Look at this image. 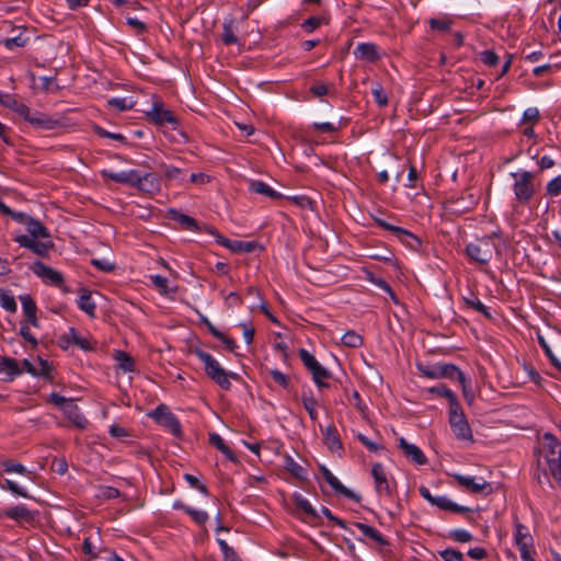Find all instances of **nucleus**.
I'll use <instances>...</instances> for the list:
<instances>
[{
  "label": "nucleus",
  "instance_id": "c03bdc74",
  "mask_svg": "<svg viewBox=\"0 0 561 561\" xmlns=\"http://www.w3.org/2000/svg\"><path fill=\"white\" fill-rule=\"evenodd\" d=\"M93 131L102 138H110V139L119 141L125 145L127 144V139L123 134L107 131L106 129H104L103 127H101L99 125L93 126Z\"/></svg>",
  "mask_w": 561,
  "mask_h": 561
},
{
  "label": "nucleus",
  "instance_id": "a19ab883",
  "mask_svg": "<svg viewBox=\"0 0 561 561\" xmlns=\"http://www.w3.org/2000/svg\"><path fill=\"white\" fill-rule=\"evenodd\" d=\"M220 551L224 556L225 561H242L238 553L234 551L232 547H230L226 540L217 539Z\"/></svg>",
  "mask_w": 561,
  "mask_h": 561
},
{
  "label": "nucleus",
  "instance_id": "393cba45",
  "mask_svg": "<svg viewBox=\"0 0 561 561\" xmlns=\"http://www.w3.org/2000/svg\"><path fill=\"white\" fill-rule=\"evenodd\" d=\"M432 505L453 513H466L471 511L469 507L454 503L451 500L444 495L435 496Z\"/></svg>",
  "mask_w": 561,
  "mask_h": 561
},
{
  "label": "nucleus",
  "instance_id": "ea45409f",
  "mask_svg": "<svg viewBox=\"0 0 561 561\" xmlns=\"http://www.w3.org/2000/svg\"><path fill=\"white\" fill-rule=\"evenodd\" d=\"M221 39L225 45H233L238 43L232 21L224 23Z\"/></svg>",
  "mask_w": 561,
  "mask_h": 561
},
{
  "label": "nucleus",
  "instance_id": "cd10ccee",
  "mask_svg": "<svg viewBox=\"0 0 561 561\" xmlns=\"http://www.w3.org/2000/svg\"><path fill=\"white\" fill-rule=\"evenodd\" d=\"M249 188L253 193L267 196V197H270L272 199H278V198L282 197L280 193H278L275 190H273L270 185H267L263 181H251Z\"/></svg>",
  "mask_w": 561,
  "mask_h": 561
},
{
  "label": "nucleus",
  "instance_id": "0e129e2a",
  "mask_svg": "<svg viewBox=\"0 0 561 561\" xmlns=\"http://www.w3.org/2000/svg\"><path fill=\"white\" fill-rule=\"evenodd\" d=\"M164 422H165V425L170 428V431L172 432L173 435L180 436V434H181V423L176 419L175 415H173L172 413L168 414V417L164 420Z\"/></svg>",
  "mask_w": 561,
  "mask_h": 561
},
{
  "label": "nucleus",
  "instance_id": "a878e982",
  "mask_svg": "<svg viewBox=\"0 0 561 561\" xmlns=\"http://www.w3.org/2000/svg\"><path fill=\"white\" fill-rule=\"evenodd\" d=\"M4 515L13 520L32 522L34 514L24 505H16L5 510Z\"/></svg>",
  "mask_w": 561,
  "mask_h": 561
},
{
  "label": "nucleus",
  "instance_id": "b1692460",
  "mask_svg": "<svg viewBox=\"0 0 561 561\" xmlns=\"http://www.w3.org/2000/svg\"><path fill=\"white\" fill-rule=\"evenodd\" d=\"M170 218L179 222V225L185 230L198 231V224L191 216L182 214L176 209H170Z\"/></svg>",
  "mask_w": 561,
  "mask_h": 561
},
{
  "label": "nucleus",
  "instance_id": "864d4df0",
  "mask_svg": "<svg viewBox=\"0 0 561 561\" xmlns=\"http://www.w3.org/2000/svg\"><path fill=\"white\" fill-rule=\"evenodd\" d=\"M540 118L539 110L537 107H528L524 111L522 124H536Z\"/></svg>",
  "mask_w": 561,
  "mask_h": 561
},
{
  "label": "nucleus",
  "instance_id": "5fc2aeb1",
  "mask_svg": "<svg viewBox=\"0 0 561 561\" xmlns=\"http://www.w3.org/2000/svg\"><path fill=\"white\" fill-rule=\"evenodd\" d=\"M185 513L198 525H204L208 520V514L205 511L196 508H185Z\"/></svg>",
  "mask_w": 561,
  "mask_h": 561
},
{
  "label": "nucleus",
  "instance_id": "79ce46f5",
  "mask_svg": "<svg viewBox=\"0 0 561 561\" xmlns=\"http://www.w3.org/2000/svg\"><path fill=\"white\" fill-rule=\"evenodd\" d=\"M463 302L467 307L472 308L476 311L482 313L485 318H492L489 308L485 307L477 297L472 296L470 298H463Z\"/></svg>",
  "mask_w": 561,
  "mask_h": 561
},
{
  "label": "nucleus",
  "instance_id": "f3484780",
  "mask_svg": "<svg viewBox=\"0 0 561 561\" xmlns=\"http://www.w3.org/2000/svg\"><path fill=\"white\" fill-rule=\"evenodd\" d=\"M137 170H128V171H122V172H113L110 170H102L101 175L103 179L112 180L119 184H127L134 187Z\"/></svg>",
  "mask_w": 561,
  "mask_h": 561
},
{
  "label": "nucleus",
  "instance_id": "6e6552de",
  "mask_svg": "<svg viewBox=\"0 0 561 561\" xmlns=\"http://www.w3.org/2000/svg\"><path fill=\"white\" fill-rule=\"evenodd\" d=\"M31 270L37 277L42 278L45 283L62 288V290L67 291V289L64 287V276L60 272L51 268L50 266L45 265L41 261H35L31 266Z\"/></svg>",
  "mask_w": 561,
  "mask_h": 561
},
{
  "label": "nucleus",
  "instance_id": "69168bd1",
  "mask_svg": "<svg viewBox=\"0 0 561 561\" xmlns=\"http://www.w3.org/2000/svg\"><path fill=\"white\" fill-rule=\"evenodd\" d=\"M323 20L319 16H310L309 19L305 20L301 24V27L308 32L311 33L314 30H317L321 24Z\"/></svg>",
  "mask_w": 561,
  "mask_h": 561
},
{
  "label": "nucleus",
  "instance_id": "f257e3e1",
  "mask_svg": "<svg viewBox=\"0 0 561 561\" xmlns=\"http://www.w3.org/2000/svg\"><path fill=\"white\" fill-rule=\"evenodd\" d=\"M534 456V480L542 490L554 489L561 476V440L551 433H545L538 439Z\"/></svg>",
  "mask_w": 561,
  "mask_h": 561
},
{
  "label": "nucleus",
  "instance_id": "680f3d73",
  "mask_svg": "<svg viewBox=\"0 0 561 561\" xmlns=\"http://www.w3.org/2000/svg\"><path fill=\"white\" fill-rule=\"evenodd\" d=\"M28 325H31L27 321L21 323V327H20V335L25 340L27 341L28 343H31L33 345V347H36L37 346V340L36 337L31 333L30 331V328Z\"/></svg>",
  "mask_w": 561,
  "mask_h": 561
},
{
  "label": "nucleus",
  "instance_id": "4468645a",
  "mask_svg": "<svg viewBox=\"0 0 561 561\" xmlns=\"http://www.w3.org/2000/svg\"><path fill=\"white\" fill-rule=\"evenodd\" d=\"M64 414L66 417L79 430L87 428L89 422L85 416L81 413L79 407L75 402L72 398H69V401L66 407H64Z\"/></svg>",
  "mask_w": 561,
  "mask_h": 561
},
{
  "label": "nucleus",
  "instance_id": "49530a36",
  "mask_svg": "<svg viewBox=\"0 0 561 561\" xmlns=\"http://www.w3.org/2000/svg\"><path fill=\"white\" fill-rule=\"evenodd\" d=\"M515 528H516L515 542L517 546H520V543L533 542L531 536L529 535V533L527 531V528L523 524L517 523L515 525Z\"/></svg>",
  "mask_w": 561,
  "mask_h": 561
},
{
  "label": "nucleus",
  "instance_id": "1a4fd4ad",
  "mask_svg": "<svg viewBox=\"0 0 561 561\" xmlns=\"http://www.w3.org/2000/svg\"><path fill=\"white\" fill-rule=\"evenodd\" d=\"M13 240L38 256L46 257L49 251L54 249V242L50 239L39 241V239L33 240V238H28L26 234H19Z\"/></svg>",
  "mask_w": 561,
  "mask_h": 561
},
{
  "label": "nucleus",
  "instance_id": "a211bd4d",
  "mask_svg": "<svg viewBox=\"0 0 561 561\" xmlns=\"http://www.w3.org/2000/svg\"><path fill=\"white\" fill-rule=\"evenodd\" d=\"M0 374H5V377L2 378L4 381H12L15 377L22 374V369L19 366L16 359L1 356L0 357Z\"/></svg>",
  "mask_w": 561,
  "mask_h": 561
},
{
  "label": "nucleus",
  "instance_id": "423d86ee",
  "mask_svg": "<svg viewBox=\"0 0 561 561\" xmlns=\"http://www.w3.org/2000/svg\"><path fill=\"white\" fill-rule=\"evenodd\" d=\"M299 358L301 359L304 366L310 371L312 375V380L319 388H329V383L325 382V379L331 377V373L324 368L316 357L310 354L307 350H299Z\"/></svg>",
  "mask_w": 561,
  "mask_h": 561
},
{
  "label": "nucleus",
  "instance_id": "f03ea898",
  "mask_svg": "<svg viewBox=\"0 0 561 561\" xmlns=\"http://www.w3.org/2000/svg\"><path fill=\"white\" fill-rule=\"evenodd\" d=\"M510 176L513 179L512 191L515 201L522 206L529 205L539 186L535 182V173L527 170H518L511 172Z\"/></svg>",
  "mask_w": 561,
  "mask_h": 561
},
{
  "label": "nucleus",
  "instance_id": "09e8293b",
  "mask_svg": "<svg viewBox=\"0 0 561 561\" xmlns=\"http://www.w3.org/2000/svg\"><path fill=\"white\" fill-rule=\"evenodd\" d=\"M431 391L447 398L449 401V409L454 408V403H459L456 394L445 386L434 387L431 389Z\"/></svg>",
  "mask_w": 561,
  "mask_h": 561
},
{
  "label": "nucleus",
  "instance_id": "20e7f679",
  "mask_svg": "<svg viewBox=\"0 0 561 561\" xmlns=\"http://www.w3.org/2000/svg\"><path fill=\"white\" fill-rule=\"evenodd\" d=\"M190 353L198 357L204 363L206 375L224 390L231 388V382L227 380V371L209 353L198 348L191 347Z\"/></svg>",
  "mask_w": 561,
  "mask_h": 561
},
{
  "label": "nucleus",
  "instance_id": "bf43d9fd",
  "mask_svg": "<svg viewBox=\"0 0 561 561\" xmlns=\"http://www.w3.org/2000/svg\"><path fill=\"white\" fill-rule=\"evenodd\" d=\"M207 232L215 237L216 242L231 251L233 240H230L224 236H221L214 227H208Z\"/></svg>",
  "mask_w": 561,
  "mask_h": 561
},
{
  "label": "nucleus",
  "instance_id": "7ed1b4c3",
  "mask_svg": "<svg viewBox=\"0 0 561 561\" xmlns=\"http://www.w3.org/2000/svg\"><path fill=\"white\" fill-rule=\"evenodd\" d=\"M496 239L497 237L495 234L476 239L473 242L467 244L466 254L476 263L488 264L494 253H497Z\"/></svg>",
  "mask_w": 561,
  "mask_h": 561
},
{
  "label": "nucleus",
  "instance_id": "4d7b16f0",
  "mask_svg": "<svg viewBox=\"0 0 561 561\" xmlns=\"http://www.w3.org/2000/svg\"><path fill=\"white\" fill-rule=\"evenodd\" d=\"M2 467L5 472H14L19 474H25L27 472L26 468L22 463L13 460L3 461Z\"/></svg>",
  "mask_w": 561,
  "mask_h": 561
},
{
  "label": "nucleus",
  "instance_id": "4c0bfd02",
  "mask_svg": "<svg viewBox=\"0 0 561 561\" xmlns=\"http://www.w3.org/2000/svg\"><path fill=\"white\" fill-rule=\"evenodd\" d=\"M342 344L347 347L357 348L363 345V337L354 330H350L342 336Z\"/></svg>",
  "mask_w": 561,
  "mask_h": 561
},
{
  "label": "nucleus",
  "instance_id": "de8ad7c7",
  "mask_svg": "<svg viewBox=\"0 0 561 561\" xmlns=\"http://www.w3.org/2000/svg\"><path fill=\"white\" fill-rule=\"evenodd\" d=\"M538 343L539 345L541 346V348L543 350L545 354L547 355V357L550 359V363L557 368V369H561V362L557 358V356L552 353L549 344L546 342V340L543 339V336L541 335H538Z\"/></svg>",
  "mask_w": 561,
  "mask_h": 561
},
{
  "label": "nucleus",
  "instance_id": "774afa93",
  "mask_svg": "<svg viewBox=\"0 0 561 561\" xmlns=\"http://www.w3.org/2000/svg\"><path fill=\"white\" fill-rule=\"evenodd\" d=\"M520 551V558L523 561H535L531 553H533V542L528 543H520V546H517Z\"/></svg>",
  "mask_w": 561,
  "mask_h": 561
},
{
  "label": "nucleus",
  "instance_id": "6e6d98bb",
  "mask_svg": "<svg viewBox=\"0 0 561 561\" xmlns=\"http://www.w3.org/2000/svg\"><path fill=\"white\" fill-rule=\"evenodd\" d=\"M547 195L554 197L561 193V175L550 180L546 185Z\"/></svg>",
  "mask_w": 561,
  "mask_h": 561
},
{
  "label": "nucleus",
  "instance_id": "e2e57ef3",
  "mask_svg": "<svg viewBox=\"0 0 561 561\" xmlns=\"http://www.w3.org/2000/svg\"><path fill=\"white\" fill-rule=\"evenodd\" d=\"M481 61L490 67L499 64V56L493 50H484L480 54Z\"/></svg>",
  "mask_w": 561,
  "mask_h": 561
},
{
  "label": "nucleus",
  "instance_id": "58836bf2",
  "mask_svg": "<svg viewBox=\"0 0 561 561\" xmlns=\"http://www.w3.org/2000/svg\"><path fill=\"white\" fill-rule=\"evenodd\" d=\"M160 168L163 170V174L169 181H184V173L180 168L174 165L161 164Z\"/></svg>",
  "mask_w": 561,
  "mask_h": 561
},
{
  "label": "nucleus",
  "instance_id": "bb28decb",
  "mask_svg": "<svg viewBox=\"0 0 561 561\" xmlns=\"http://www.w3.org/2000/svg\"><path fill=\"white\" fill-rule=\"evenodd\" d=\"M463 373L454 364H438V378L463 381Z\"/></svg>",
  "mask_w": 561,
  "mask_h": 561
},
{
  "label": "nucleus",
  "instance_id": "3c124183",
  "mask_svg": "<svg viewBox=\"0 0 561 561\" xmlns=\"http://www.w3.org/2000/svg\"><path fill=\"white\" fill-rule=\"evenodd\" d=\"M267 373L277 385L283 387L284 389H289L290 380L287 375L283 374L277 369H270L267 370Z\"/></svg>",
  "mask_w": 561,
  "mask_h": 561
},
{
  "label": "nucleus",
  "instance_id": "0eeeda50",
  "mask_svg": "<svg viewBox=\"0 0 561 561\" xmlns=\"http://www.w3.org/2000/svg\"><path fill=\"white\" fill-rule=\"evenodd\" d=\"M375 222L377 224L378 227L393 232L394 236L398 238V240L401 241L402 243H404L410 249L417 250L421 247L420 239L416 236H414L412 232H410L401 227L391 225L383 219L376 218Z\"/></svg>",
  "mask_w": 561,
  "mask_h": 561
},
{
  "label": "nucleus",
  "instance_id": "c9c22d12",
  "mask_svg": "<svg viewBox=\"0 0 561 561\" xmlns=\"http://www.w3.org/2000/svg\"><path fill=\"white\" fill-rule=\"evenodd\" d=\"M115 359L117 360V366L125 373L134 371L135 360L126 352L117 351Z\"/></svg>",
  "mask_w": 561,
  "mask_h": 561
},
{
  "label": "nucleus",
  "instance_id": "13d9d810",
  "mask_svg": "<svg viewBox=\"0 0 561 561\" xmlns=\"http://www.w3.org/2000/svg\"><path fill=\"white\" fill-rule=\"evenodd\" d=\"M439 554L444 561H463L465 560L463 554L460 551L453 549V548H447V549L440 551Z\"/></svg>",
  "mask_w": 561,
  "mask_h": 561
},
{
  "label": "nucleus",
  "instance_id": "f8f14e48",
  "mask_svg": "<svg viewBox=\"0 0 561 561\" xmlns=\"http://www.w3.org/2000/svg\"><path fill=\"white\" fill-rule=\"evenodd\" d=\"M320 471L322 473L323 479L336 493L342 494L348 499H352L357 503L360 502V495L356 494L355 492L343 485L340 482V480L327 467L321 466Z\"/></svg>",
  "mask_w": 561,
  "mask_h": 561
},
{
  "label": "nucleus",
  "instance_id": "052dcab7",
  "mask_svg": "<svg viewBox=\"0 0 561 561\" xmlns=\"http://www.w3.org/2000/svg\"><path fill=\"white\" fill-rule=\"evenodd\" d=\"M449 537L457 542H469L472 540V535L465 529H454L449 533Z\"/></svg>",
  "mask_w": 561,
  "mask_h": 561
},
{
  "label": "nucleus",
  "instance_id": "aec40b11",
  "mask_svg": "<svg viewBox=\"0 0 561 561\" xmlns=\"http://www.w3.org/2000/svg\"><path fill=\"white\" fill-rule=\"evenodd\" d=\"M323 442L332 453L341 455L343 451L340 434L334 425H329L323 430Z\"/></svg>",
  "mask_w": 561,
  "mask_h": 561
},
{
  "label": "nucleus",
  "instance_id": "4be33fe9",
  "mask_svg": "<svg viewBox=\"0 0 561 561\" xmlns=\"http://www.w3.org/2000/svg\"><path fill=\"white\" fill-rule=\"evenodd\" d=\"M371 474L375 480V488L378 493L385 492L387 495L391 493L390 485L385 472V468L380 462L373 465Z\"/></svg>",
  "mask_w": 561,
  "mask_h": 561
},
{
  "label": "nucleus",
  "instance_id": "a18cd8bd",
  "mask_svg": "<svg viewBox=\"0 0 561 561\" xmlns=\"http://www.w3.org/2000/svg\"><path fill=\"white\" fill-rule=\"evenodd\" d=\"M256 243L252 241L233 240L231 252L233 253H251L255 250Z\"/></svg>",
  "mask_w": 561,
  "mask_h": 561
},
{
  "label": "nucleus",
  "instance_id": "412c9836",
  "mask_svg": "<svg viewBox=\"0 0 561 561\" xmlns=\"http://www.w3.org/2000/svg\"><path fill=\"white\" fill-rule=\"evenodd\" d=\"M354 55L359 60L377 61L380 57L378 47L374 43H360L354 49Z\"/></svg>",
  "mask_w": 561,
  "mask_h": 561
},
{
  "label": "nucleus",
  "instance_id": "7c9ffc66",
  "mask_svg": "<svg viewBox=\"0 0 561 561\" xmlns=\"http://www.w3.org/2000/svg\"><path fill=\"white\" fill-rule=\"evenodd\" d=\"M293 502L298 510L302 511L309 517L313 519L319 518L317 511L312 507L310 502L300 493H295L293 495Z\"/></svg>",
  "mask_w": 561,
  "mask_h": 561
},
{
  "label": "nucleus",
  "instance_id": "ddd939ff",
  "mask_svg": "<svg viewBox=\"0 0 561 561\" xmlns=\"http://www.w3.org/2000/svg\"><path fill=\"white\" fill-rule=\"evenodd\" d=\"M147 116L151 122L159 126H163L165 124L174 126L178 124L176 117L172 114L171 111L165 110L161 102H154L151 111L147 112Z\"/></svg>",
  "mask_w": 561,
  "mask_h": 561
},
{
  "label": "nucleus",
  "instance_id": "2f4dec72",
  "mask_svg": "<svg viewBox=\"0 0 561 561\" xmlns=\"http://www.w3.org/2000/svg\"><path fill=\"white\" fill-rule=\"evenodd\" d=\"M2 104L14 111L16 114L22 116L24 119L30 114L31 108L25 105L24 103L19 102L12 95H5V99L2 101Z\"/></svg>",
  "mask_w": 561,
  "mask_h": 561
},
{
  "label": "nucleus",
  "instance_id": "6ab92c4d",
  "mask_svg": "<svg viewBox=\"0 0 561 561\" xmlns=\"http://www.w3.org/2000/svg\"><path fill=\"white\" fill-rule=\"evenodd\" d=\"M20 301L22 304L23 313L25 316V321H27L34 328L39 327V321L36 316L37 306L34 299L30 295L20 296Z\"/></svg>",
  "mask_w": 561,
  "mask_h": 561
},
{
  "label": "nucleus",
  "instance_id": "37998d69",
  "mask_svg": "<svg viewBox=\"0 0 561 561\" xmlns=\"http://www.w3.org/2000/svg\"><path fill=\"white\" fill-rule=\"evenodd\" d=\"M301 401H302L304 408L308 412L310 419L312 421H316L317 416H318L317 411H316L317 401L313 398L312 393L311 392L309 394L304 393Z\"/></svg>",
  "mask_w": 561,
  "mask_h": 561
},
{
  "label": "nucleus",
  "instance_id": "603ef678",
  "mask_svg": "<svg viewBox=\"0 0 561 561\" xmlns=\"http://www.w3.org/2000/svg\"><path fill=\"white\" fill-rule=\"evenodd\" d=\"M108 105L118 110L119 112L129 110L133 107V102L126 98H112L107 101Z\"/></svg>",
  "mask_w": 561,
  "mask_h": 561
},
{
  "label": "nucleus",
  "instance_id": "39448f33",
  "mask_svg": "<svg viewBox=\"0 0 561 561\" xmlns=\"http://www.w3.org/2000/svg\"><path fill=\"white\" fill-rule=\"evenodd\" d=\"M449 424L457 439L473 440L472 431L460 403H454V408L449 409Z\"/></svg>",
  "mask_w": 561,
  "mask_h": 561
},
{
  "label": "nucleus",
  "instance_id": "8fccbe9b",
  "mask_svg": "<svg viewBox=\"0 0 561 561\" xmlns=\"http://www.w3.org/2000/svg\"><path fill=\"white\" fill-rule=\"evenodd\" d=\"M371 92H373V95H374V99H375V102L383 107L388 104V95L387 93L385 92L382 85L380 83H375V85L371 89Z\"/></svg>",
  "mask_w": 561,
  "mask_h": 561
},
{
  "label": "nucleus",
  "instance_id": "9d476101",
  "mask_svg": "<svg viewBox=\"0 0 561 561\" xmlns=\"http://www.w3.org/2000/svg\"><path fill=\"white\" fill-rule=\"evenodd\" d=\"M455 479L460 486H462L470 493L489 495L493 492L491 483L486 482L483 479L477 481L474 477L462 474H455Z\"/></svg>",
  "mask_w": 561,
  "mask_h": 561
},
{
  "label": "nucleus",
  "instance_id": "dca6fc26",
  "mask_svg": "<svg viewBox=\"0 0 561 561\" xmlns=\"http://www.w3.org/2000/svg\"><path fill=\"white\" fill-rule=\"evenodd\" d=\"M399 447L402 449L403 454L416 465L423 466L427 462V458L423 451L416 445L408 443L405 438H399Z\"/></svg>",
  "mask_w": 561,
  "mask_h": 561
},
{
  "label": "nucleus",
  "instance_id": "338daca9",
  "mask_svg": "<svg viewBox=\"0 0 561 561\" xmlns=\"http://www.w3.org/2000/svg\"><path fill=\"white\" fill-rule=\"evenodd\" d=\"M151 283L159 289L161 294L168 293V278L161 275L150 277Z\"/></svg>",
  "mask_w": 561,
  "mask_h": 561
},
{
  "label": "nucleus",
  "instance_id": "9b49d317",
  "mask_svg": "<svg viewBox=\"0 0 561 561\" xmlns=\"http://www.w3.org/2000/svg\"><path fill=\"white\" fill-rule=\"evenodd\" d=\"M34 128L41 130H53L61 126L58 118H54L45 113L38 111H30V114L25 117Z\"/></svg>",
  "mask_w": 561,
  "mask_h": 561
},
{
  "label": "nucleus",
  "instance_id": "c85d7f7f",
  "mask_svg": "<svg viewBox=\"0 0 561 561\" xmlns=\"http://www.w3.org/2000/svg\"><path fill=\"white\" fill-rule=\"evenodd\" d=\"M77 304H78V307L82 311H84L90 317L94 318V316H95L94 314L95 313V304L92 300L91 293L88 289L82 288L80 290V296H79V299H78Z\"/></svg>",
  "mask_w": 561,
  "mask_h": 561
},
{
  "label": "nucleus",
  "instance_id": "2eb2a0df",
  "mask_svg": "<svg viewBox=\"0 0 561 561\" xmlns=\"http://www.w3.org/2000/svg\"><path fill=\"white\" fill-rule=\"evenodd\" d=\"M134 187L141 192L152 194L160 190V182L154 173H146L141 175L138 171Z\"/></svg>",
  "mask_w": 561,
  "mask_h": 561
},
{
  "label": "nucleus",
  "instance_id": "473e14b6",
  "mask_svg": "<svg viewBox=\"0 0 561 561\" xmlns=\"http://www.w3.org/2000/svg\"><path fill=\"white\" fill-rule=\"evenodd\" d=\"M69 337L72 345H76L82 351H92L94 348V344L91 340L87 336H81L75 328H69Z\"/></svg>",
  "mask_w": 561,
  "mask_h": 561
},
{
  "label": "nucleus",
  "instance_id": "f704fd0d",
  "mask_svg": "<svg viewBox=\"0 0 561 561\" xmlns=\"http://www.w3.org/2000/svg\"><path fill=\"white\" fill-rule=\"evenodd\" d=\"M28 42V37L22 32L13 37H5L0 39V44L3 45L8 50H14L15 48L24 47Z\"/></svg>",
  "mask_w": 561,
  "mask_h": 561
},
{
  "label": "nucleus",
  "instance_id": "5701e85b",
  "mask_svg": "<svg viewBox=\"0 0 561 561\" xmlns=\"http://www.w3.org/2000/svg\"><path fill=\"white\" fill-rule=\"evenodd\" d=\"M25 228L28 232V238H33V240H46L51 237L49 230L39 220L33 217L28 220Z\"/></svg>",
  "mask_w": 561,
  "mask_h": 561
},
{
  "label": "nucleus",
  "instance_id": "e433bc0d",
  "mask_svg": "<svg viewBox=\"0 0 561 561\" xmlns=\"http://www.w3.org/2000/svg\"><path fill=\"white\" fill-rule=\"evenodd\" d=\"M0 306L9 312H16L18 305L14 296L8 290L0 288Z\"/></svg>",
  "mask_w": 561,
  "mask_h": 561
},
{
  "label": "nucleus",
  "instance_id": "72a5a7b5",
  "mask_svg": "<svg viewBox=\"0 0 561 561\" xmlns=\"http://www.w3.org/2000/svg\"><path fill=\"white\" fill-rule=\"evenodd\" d=\"M285 468L296 479L300 481L307 480L306 469L296 462L290 456L285 457Z\"/></svg>",
  "mask_w": 561,
  "mask_h": 561
},
{
  "label": "nucleus",
  "instance_id": "c756f323",
  "mask_svg": "<svg viewBox=\"0 0 561 561\" xmlns=\"http://www.w3.org/2000/svg\"><path fill=\"white\" fill-rule=\"evenodd\" d=\"M355 526L363 533L364 536L370 538L380 546H389V541L375 527L364 523H355Z\"/></svg>",
  "mask_w": 561,
  "mask_h": 561
}]
</instances>
